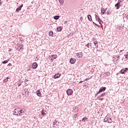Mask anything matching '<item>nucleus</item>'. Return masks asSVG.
I'll return each instance as SVG.
<instances>
[{"instance_id":"nucleus-18","label":"nucleus","mask_w":128,"mask_h":128,"mask_svg":"<svg viewBox=\"0 0 128 128\" xmlns=\"http://www.w3.org/2000/svg\"><path fill=\"white\" fill-rule=\"evenodd\" d=\"M88 20H90V22H92V16L90 15H88Z\"/></svg>"},{"instance_id":"nucleus-16","label":"nucleus","mask_w":128,"mask_h":128,"mask_svg":"<svg viewBox=\"0 0 128 128\" xmlns=\"http://www.w3.org/2000/svg\"><path fill=\"white\" fill-rule=\"evenodd\" d=\"M48 34L50 36H52L54 35V32L52 30H50L48 32Z\"/></svg>"},{"instance_id":"nucleus-13","label":"nucleus","mask_w":128,"mask_h":128,"mask_svg":"<svg viewBox=\"0 0 128 128\" xmlns=\"http://www.w3.org/2000/svg\"><path fill=\"white\" fill-rule=\"evenodd\" d=\"M60 74H56L54 76V78H60Z\"/></svg>"},{"instance_id":"nucleus-7","label":"nucleus","mask_w":128,"mask_h":128,"mask_svg":"<svg viewBox=\"0 0 128 128\" xmlns=\"http://www.w3.org/2000/svg\"><path fill=\"white\" fill-rule=\"evenodd\" d=\"M66 92H67V94H68V96H71V94H72V92H73L72 90L68 89L66 90Z\"/></svg>"},{"instance_id":"nucleus-40","label":"nucleus","mask_w":128,"mask_h":128,"mask_svg":"<svg viewBox=\"0 0 128 128\" xmlns=\"http://www.w3.org/2000/svg\"><path fill=\"white\" fill-rule=\"evenodd\" d=\"M86 80H88V78H86Z\"/></svg>"},{"instance_id":"nucleus-20","label":"nucleus","mask_w":128,"mask_h":128,"mask_svg":"<svg viewBox=\"0 0 128 128\" xmlns=\"http://www.w3.org/2000/svg\"><path fill=\"white\" fill-rule=\"evenodd\" d=\"M22 10V8L20 7H18L16 9V12H20V10Z\"/></svg>"},{"instance_id":"nucleus-9","label":"nucleus","mask_w":128,"mask_h":128,"mask_svg":"<svg viewBox=\"0 0 128 128\" xmlns=\"http://www.w3.org/2000/svg\"><path fill=\"white\" fill-rule=\"evenodd\" d=\"M32 68L36 69L38 68V64L36 62H34L32 64Z\"/></svg>"},{"instance_id":"nucleus-44","label":"nucleus","mask_w":128,"mask_h":128,"mask_svg":"<svg viewBox=\"0 0 128 128\" xmlns=\"http://www.w3.org/2000/svg\"><path fill=\"white\" fill-rule=\"evenodd\" d=\"M119 30H120V28H119Z\"/></svg>"},{"instance_id":"nucleus-2","label":"nucleus","mask_w":128,"mask_h":128,"mask_svg":"<svg viewBox=\"0 0 128 128\" xmlns=\"http://www.w3.org/2000/svg\"><path fill=\"white\" fill-rule=\"evenodd\" d=\"M106 90V87L100 88V90H99L98 92H97V94H96V96H98V94H100V92H104V90Z\"/></svg>"},{"instance_id":"nucleus-15","label":"nucleus","mask_w":128,"mask_h":128,"mask_svg":"<svg viewBox=\"0 0 128 128\" xmlns=\"http://www.w3.org/2000/svg\"><path fill=\"white\" fill-rule=\"evenodd\" d=\"M126 70L125 69H122L120 70V73L121 74H126Z\"/></svg>"},{"instance_id":"nucleus-6","label":"nucleus","mask_w":128,"mask_h":128,"mask_svg":"<svg viewBox=\"0 0 128 128\" xmlns=\"http://www.w3.org/2000/svg\"><path fill=\"white\" fill-rule=\"evenodd\" d=\"M76 60L75 58H71L70 60V62L72 64H76Z\"/></svg>"},{"instance_id":"nucleus-38","label":"nucleus","mask_w":128,"mask_h":128,"mask_svg":"<svg viewBox=\"0 0 128 128\" xmlns=\"http://www.w3.org/2000/svg\"><path fill=\"white\" fill-rule=\"evenodd\" d=\"M82 81H80L79 82V84H82Z\"/></svg>"},{"instance_id":"nucleus-11","label":"nucleus","mask_w":128,"mask_h":128,"mask_svg":"<svg viewBox=\"0 0 128 128\" xmlns=\"http://www.w3.org/2000/svg\"><path fill=\"white\" fill-rule=\"evenodd\" d=\"M36 92L38 96H42V93H40V90H37Z\"/></svg>"},{"instance_id":"nucleus-3","label":"nucleus","mask_w":128,"mask_h":128,"mask_svg":"<svg viewBox=\"0 0 128 128\" xmlns=\"http://www.w3.org/2000/svg\"><path fill=\"white\" fill-rule=\"evenodd\" d=\"M96 20H98V22H99L100 24H104V22L102 20V19H100V17L97 15H96Z\"/></svg>"},{"instance_id":"nucleus-12","label":"nucleus","mask_w":128,"mask_h":128,"mask_svg":"<svg viewBox=\"0 0 128 128\" xmlns=\"http://www.w3.org/2000/svg\"><path fill=\"white\" fill-rule=\"evenodd\" d=\"M24 110L20 109V111H19V113L18 114V115L19 114V116H22V114H24Z\"/></svg>"},{"instance_id":"nucleus-32","label":"nucleus","mask_w":128,"mask_h":128,"mask_svg":"<svg viewBox=\"0 0 128 128\" xmlns=\"http://www.w3.org/2000/svg\"><path fill=\"white\" fill-rule=\"evenodd\" d=\"M36 60H38V56H36Z\"/></svg>"},{"instance_id":"nucleus-42","label":"nucleus","mask_w":128,"mask_h":128,"mask_svg":"<svg viewBox=\"0 0 128 128\" xmlns=\"http://www.w3.org/2000/svg\"><path fill=\"white\" fill-rule=\"evenodd\" d=\"M6 78H7V80H8V77H7Z\"/></svg>"},{"instance_id":"nucleus-17","label":"nucleus","mask_w":128,"mask_h":128,"mask_svg":"<svg viewBox=\"0 0 128 128\" xmlns=\"http://www.w3.org/2000/svg\"><path fill=\"white\" fill-rule=\"evenodd\" d=\"M94 44L95 46H96L97 48H98V41H94Z\"/></svg>"},{"instance_id":"nucleus-4","label":"nucleus","mask_w":128,"mask_h":128,"mask_svg":"<svg viewBox=\"0 0 128 128\" xmlns=\"http://www.w3.org/2000/svg\"><path fill=\"white\" fill-rule=\"evenodd\" d=\"M20 108H16L14 110V114L15 116H18V113L20 112Z\"/></svg>"},{"instance_id":"nucleus-41","label":"nucleus","mask_w":128,"mask_h":128,"mask_svg":"<svg viewBox=\"0 0 128 128\" xmlns=\"http://www.w3.org/2000/svg\"><path fill=\"white\" fill-rule=\"evenodd\" d=\"M1 4H2V2H0V6Z\"/></svg>"},{"instance_id":"nucleus-1","label":"nucleus","mask_w":128,"mask_h":128,"mask_svg":"<svg viewBox=\"0 0 128 128\" xmlns=\"http://www.w3.org/2000/svg\"><path fill=\"white\" fill-rule=\"evenodd\" d=\"M22 94L24 96H28L30 92H28V91H27L26 90H22Z\"/></svg>"},{"instance_id":"nucleus-30","label":"nucleus","mask_w":128,"mask_h":128,"mask_svg":"<svg viewBox=\"0 0 128 128\" xmlns=\"http://www.w3.org/2000/svg\"><path fill=\"white\" fill-rule=\"evenodd\" d=\"M22 6H24V4H22L19 8L22 9Z\"/></svg>"},{"instance_id":"nucleus-23","label":"nucleus","mask_w":128,"mask_h":128,"mask_svg":"<svg viewBox=\"0 0 128 128\" xmlns=\"http://www.w3.org/2000/svg\"><path fill=\"white\" fill-rule=\"evenodd\" d=\"M57 30H58V32H62V28H60V27H58V28H57Z\"/></svg>"},{"instance_id":"nucleus-31","label":"nucleus","mask_w":128,"mask_h":128,"mask_svg":"<svg viewBox=\"0 0 128 128\" xmlns=\"http://www.w3.org/2000/svg\"><path fill=\"white\" fill-rule=\"evenodd\" d=\"M42 116H44V114H46V113H44V112H42Z\"/></svg>"},{"instance_id":"nucleus-24","label":"nucleus","mask_w":128,"mask_h":128,"mask_svg":"<svg viewBox=\"0 0 128 128\" xmlns=\"http://www.w3.org/2000/svg\"><path fill=\"white\" fill-rule=\"evenodd\" d=\"M86 120H88V118L86 117H84L82 119V122H86Z\"/></svg>"},{"instance_id":"nucleus-22","label":"nucleus","mask_w":128,"mask_h":128,"mask_svg":"<svg viewBox=\"0 0 128 128\" xmlns=\"http://www.w3.org/2000/svg\"><path fill=\"white\" fill-rule=\"evenodd\" d=\"M60 18V16H56L54 17V20H58Z\"/></svg>"},{"instance_id":"nucleus-43","label":"nucleus","mask_w":128,"mask_h":128,"mask_svg":"<svg viewBox=\"0 0 128 128\" xmlns=\"http://www.w3.org/2000/svg\"><path fill=\"white\" fill-rule=\"evenodd\" d=\"M92 78V76H91V77L90 78Z\"/></svg>"},{"instance_id":"nucleus-10","label":"nucleus","mask_w":128,"mask_h":128,"mask_svg":"<svg viewBox=\"0 0 128 128\" xmlns=\"http://www.w3.org/2000/svg\"><path fill=\"white\" fill-rule=\"evenodd\" d=\"M115 6L116 8V10H118V8H120V2L116 3L115 4Z\"/></svg>"},{"instance_id":"nucleus-28","label":"nucleus","mask_w":128,"mask_h":128,"mask_svg":"<svg viewBox=\"0 0 128 128\" xmlns=\"http://www.w3.org/2000/svg\"><path fill=\"white\" fill-rule=\"evenodd\" d=\"M125 58L128 60V54H126V56L125 55Z\"/></svg>"},{"instance_id":"nucleus-8","label":"nucleus","mask_w":128,"mask_h":128,"mask_svg":"<svg viewBox=\"0 0 128 128\" xmlns=\"http://www.w3.org/2000/svg\"><path fill=\"white\" fill-rule=\"evenodd\" d=\"M105 122H108L109 124H112V118H105Z\"/></svg>"},{"instance_id":"nucleus-33","label":"nucleus","mask_w":128,"mask_h":128,"mask_svg":"<svg viewBox=\"0 0 128 128\" xmlns=\"http://www.w3.org/2000/svg\"><path fill=\"white\" fill-rule=\"evenodd\" d=\"M20 50H24V46L20 47Z\"/></svg>"},{"instance_id":"nucleus-37","label":"nucleus","mask_w":128,"mask_h":128,"mask_svg":"<svg viewBox=\"0 0 128 128\" xmlns=\"http://www.w3.org/2000/svg\"><path fill=\"white\" fill-rule=\"evenodd\" d=\"M124 70H128V68H126Z\"/></svg>"},{"instance_id":"nucleus-25","label":"nucleus","mask_w":128,"mask_h":128,"mask_svg":"<svg viewBox=\"0 0 128 128\" xmlns=\"http://www.w3.org/2000/svg\"><path fill=\"white\" fill-rule=\"evenodd\" d=\"M8 60H4L3 62H2V64H8Z\"/></svg>"},{"instance_id":"nucleus-14","label":"nucleus","mask_w":128,"mask_h":128,"mask_svg":"<svg viewBox=\"0 0 128 128\" xmlns=\"http://www.w3.org/2000/svg\"><path fill=\"white\" fill-rule=\"evenodd\" d=\"M101 13L102 14H106V10H104V8H101Z\"/></svg>"},{"instance_id":"nucleus-27","label":"nucleus","mask_w":128,"mask_h":128,"mask_svg":"<svg viewBox=\"0 0 128 128\" xmlns=\"http://www.w3.org/2000/svg\"><path fill=\"white\" fill-rule=\"evenodd\" d=\"M58 1L60 2H61L62 4L64 2V0H58Z\"/></svg>"},{"instance_id":"nucleus-39","label":"nucleus","mask_w":128,"mask_h":128,"mask_svg":"<svg viewBox=\"0 0 128 128\" xmlns=\"http://www.w3.org/2000/svg\"><path fill=\"white\" fill-rule=\"evenodd\" d=\"M120 58V56H118V58Z\"/></svg>"},{"instance_id":"nucleus-26","label":"nucleus","mask_w":128,"mask_h":128,"mask_svg":"<svg viewBox=\"0 0 128 128\" xmlns=\"http://www.w3.org/2000/svg\"><path fill=\"white\" fill-rule=\"evenodd\" d=\"M98 98L99 100H104V98H102L100 97V98Z\"/></svg>"},{"instance_id":"nucleus-5","label":"nucleus","mask_w":128,"mask_h":128,"mask_svg":"<svg viewBox=\"0 0 128 128\" xmlns=\"http://www.w3.org/2000/svg\"><path fill=\"white\" fill-rule=\"evenodd\" d=\"M76 56L77 58H82L84 56V54H82V52L77 53Z\"/></svg>"},{"instance_id":"nucleus-21","label":"nucleus","mask_w":128,"mask_h":128,"mask_svg":"<svg viewBox=\"0 0 128 128\" xmlns=\"http://www.w3.org/2000/svg\"><path fill=\"white\" fill-rule=\"evenodd\" d=\"M106 96V93L105 92L102 94L100 96H98V98H102V96Z\"/></svg>"},{"instance_id":"nucleus-36","label":"nucleus","mask_w":128,"mask_h":128,"mask_svg":"<svg viewBox=\"0 0 128 128\" xmlns=\"http://www.w3.org/2000/svg\"><path fill=\"white\" fill-rule=\"evenodd\" d=\"M54 60V58H51V61L52 62V60Z\"/></svg>"},{"instance_id":"nucleus-19","label":"nucleus","mask_w":128,"mask_h":128,"mask_svg":"<svg viewBox=\"0 0 128 128\" xmlns=\"http://www.w3.org/2000/svg\"><path fill=\"white\" fill-rule=\"evenodd\" d=\"M52 58H53V60H56V58H58V56H56V54H54L52 56Z\"/></svg>"},{"instance_id":"nucleus-34","label":"nucleus","mask_w":128,"mask_h":128,"mask_svg":"<svg viewBox=\"0 0 128 128\" xmlns=\"http://www.w3.org/2000/svg\"><path fill=\"white\" fill-rule=\"evenodd\" d=\"M126 18L127 20H128V14L126 15Z\"/></svg>"},{"instance_id":"nucleus-29","label":"nucleus","mask_w":128,"mask_h":128,"mask_svg":"<svg viewBox=\"0 0 128 128\" xmlns=\"http://www.w3.org/2000/svg\"><path fill=\"white\" fill-rule=\"evenodd\" d=\"M82 20H84V18H82V16L80 17V20L81 22H82Z\"/></svg>"},{"instance_id":"nucleus-35","label":"nucleus","mask_w":128,"mask_h":128,"mask_svg":"<svg viewBox=\"0 0 128 128\" xmlns=\"http://www.w3.org/2000/svg\"><path fill=\"white\" fill-rule=\"evenodd\" d=\"M53 125H54V126H56V122H53Z\"/></svg>"}]
</instances>
